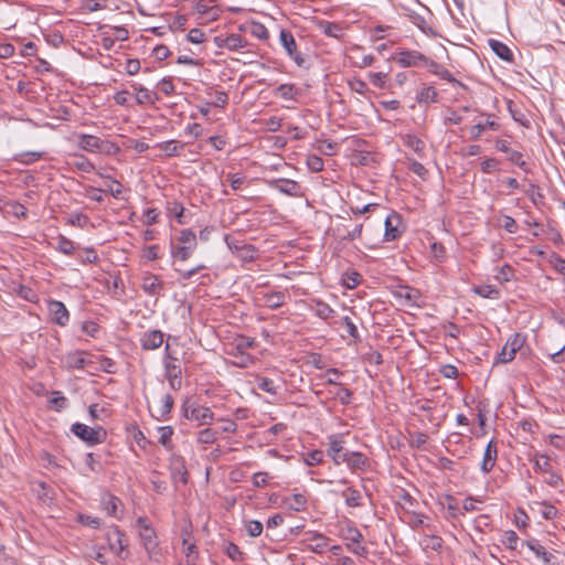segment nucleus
Here are the masks:
<instances>
[{
	"label": "nucleus",
	"instance_id": "obj_36",
	"mask_svg": "<svg viewBox=\"0 0 565 565\" xmlns=\"http://www.w3.org/2000/svg\"><path fill=\"white\" fill-rule=\"evenodd\" d=\"M472 291L487 299H499L500 298V290L492 286V285H480V286H473Z\"/></svg>",
	"mask_w": 565,
	"mask_h": 565
},
{
	"label": "nucleus",
	"instance_id": "obj_15",
	"mask_svg": "<svg viewBox=\"0 0 565 565\" xmlns=\"http://www.w3.org/2000/svg\"><path fill=\"white\" fill-rule=\"evenodd\" d=\"M164 288L163 280L152 273H146L142 277L141 289L148 296H159Z\"/></svg>",
	"mask_w": 565,
	"mask_h": 565
},
{
	"label": "nucleus",
	"instance_id": "obj_42",
	"mask_svg": "<svg viewBox=\"0 0 565 565\" xmlns=\"http://www.w3.org/2000/svg\"><path fill=\"white\" fill-rule=\"evenodd\" d=\"M159 433V443L167 449L172 450L173 444H172V436H173V428L171 426H160L158 427Z\"/></svg>",
	"mask_w": 565,
	"mask_h": 565
},
{
	"label": "nucleus",
	"instance_id": "obj_32",
	"mask_svg": "<svg viewBox=\"0 0 565 565\" xmlns=\"http://www.w3.org/2000/svg\"><path fill=\"white\" fill-rule=\"evenodd\" d=\"M274 93H275V96L280 97L281 99L294 100V99H296L297 95L300 93V89L297 88L294 84L286 83V84H280L275 89Z\"/></svg>",
	"mask_w": 565,
	"mask_h": 565
},
{
	"label": "nucleus",
	"instance_id": "obj_59",
	"mask_svg": "<svg viewBox=\"0 0 565 565\" xmlns=\"http://www.w3.org/2000/svg\"><path fill=\"white\" fill-rule=\"evenodd\" d=\"M539 507H540L539 512L545 520H552V519L556 518V515L558 513V510L551 503L540 502Z\"/></svg>",
	"mask_w": 565,
	"mask_h": 565
},
{
	"label": "nucleus",
	"instance_id": "obj_16",
	"mask_svg": "<svg viewBox=\"0 0 565 565\" xmlns=\"http://www.w3.org/2000/svg\"><path fill=\"white\" fill-rule=\"evenodd\" d=\"M256 297L263 306L271 310L280 308L286 300V295L281 291H257Z\"/></svg>",
	"mask_w": 565,
	"mask_h": 565
},
{
	"label": "nucleus",
	"instance_id": "obj_1",
	"mask_svg": "<svg viewBox=\"0 0 565 565\" xmlns=\"http://www.w3.org/2000/svg\"><path fill=\"white\" fill-rule=\"evenodd\" d=\"M256 345L253 338L239 335L237 337L226 353L232 358L231 363L237 367H249L255 363V358L247 353L248 349Z\"/></svg>",
	"mask_w": 565,
	"mask_h": 565
},
{
	"label": "nucleus",
	"instance_id": "obj_25",
	"mask_svg": "<svg viewBox=\"0 0 565 565\" xmlns=\"http://www.w3.org/2000/svg\"><path fill=\"white\" fill-rule=\"evenodd\" d=\"M425 66L428 67V71L431 74L437 75L441 79H444L452 85H456V86H463V84L461 82H459L458 79H456L454 77V75L441 64L428 58Z\"/></svg>",
	"mask_w": 565,
	"mask_h": 565
},
{
	"label": "nucleus",
	"instance_id": "obj_6",
	"mask_svg": "<svg viewBox=\"0 0 565 565\" xmlns=\"http://www.w3.org/2000/svg\"><path fill=\"white\" fill-rule=\"evenodd\" d=\"M525 343V337L519 332L513 333L498 353L495 363H509L514 360L515 354Z\"/></svg>",
	"mask_w": 565,
	"mask_h": 565
},
{
	"label": "nucleus",
	"instance_id": "obj_53",
	"mask_svg": "<svg viewBox=\"0 0 565 565\" xmlns=\"http://www.w3.org/2000/svg\"><path fill=\"white\" fill-rule=\"evenodd\" d=\"M311 541L313 544L310 545V548L315 553H323L328 547V537L320 533H315L312 535Z\"/></svg>",
	"mask_w": 565,
	"mask_h": 565
},
{
	"label": "nucleus",
	"instance_id": "obj_21",
	"mask_svg": "<svg viewBox=\"0 0 565 565\" xmlns=\"http://www.w3.org/2000/svg\"><path fill=\"white\" fill-rule=\"evenodd\" d=\"M527 548L535 554L537 558H540L544 565H553V561L555 558L552 552H548L536 539H530L524 542Z\"/></svg>",
	"mask_w": 565,
	"mask_h": 565
},
{
	"label": "nucleus",
	"instance_id": "obj_41",
	"mask_svg": "<svg viewBox=\"0 0 565 565\" xmlns=\"http://www.w3.org/2000/svg\"><path fill=\"white\" fill-rule=\"evenodd\" d=\"M159 148L164 151L168 157H177L180 156L184 149V143L178 142L175 140L164 141L159 145Z\"/></svg>",
	"mask_w": 565,
	"mask_h": 565
},
{
	"label": "nucleus",
	"instance_id": "obj_43",
	"mask_svg": "<svg viewBox=\"0 0 565 565\" xmlns=\"http://www.w3.org/2000/svg\"><path fill=\"white\" fill-rule=\"evenodd\" d=\"M315 313L323 319L328 320L335 316V311L324 301L322 300H315Z\"/></svg>",
	"mask_w": 565,
	"mask_h": 565
},
{
	"label": "nucleus",
	"instance_id": "obj_49",
	"mask_svg": "<svg viewBox=\"0 0 565 565\" xmlns=\"http://www.w3.org/2000/svg\"><path fill=\"white\" fill-rule=\"evenodd\" d=\"M90 223L89 217L81 212H73L68 215L66 224L79 228L86 227Z\"/></svg>",
	"mask_w": 565,
	"mask_h": 565
},
{
	"label": "nucleus",
	"instance_id": "obj_33",
	"mask_svg": "<svg viewBox=\"0 0 565 565\" xmlns=\"http://www.w3.org/2000/svg\"><path fill=\"white\" fill-rule=\"evenodd\" d=\"M491 117L493 116L488 115V119L484 124L479 122L471 127L470 134L472 138L478 139L487 128L494 131L499 130L500 125L495 120L491 119Z\"/></svg>",
	"mask_w": 565,
	"mask_h": 565
},
{
	"label": "nucleus",
	"instance_id": "obj_30",
	"mask_svg": "<svg viewBox=\"0 0 565 565\" xmlns=\"http://www.w3.org/2000/svg\"><path fill=\"white\" fill-rule=\"evenodd\" d=\"M108 541L110 548L116 554H120L124 551V533L117 526L113 527V530L108 533Z\"/></svg>",
	"mask_w": 565,
	"mask_h": 565
},
{
	"label": "nucleus",
	"instance_id": "obj_58",
	"mask_svg": "<svg viewBox=\"0 0 565 565\" xmlns=\"http://www.w3.org/2000/svg\"><path fill=\"white\" fill-rule=\"evenodd\" d=\"M26 207L20 204L17 201H10L6 214H11L15 217H25L26 216Z\"/></svg>",
	"mask_w": 565,
	"mask_h": 565
},
{
	"label": "nucleus",
	"instance_id": "obj_57",
	"mask_svg": "<svg viewBox=\"0 0 565 565\" xmlns=\"http://www.w3.org/2000/svg\"><path fill=\"white\" fill-rule=\"evenodd\" d=\"M256 248L250 245H242L241 250L236 254V256L243 262H253L256 257Z\"/></svg>",
	"mask_w": 565,
	"mask_h": 565
},
{
	"label": "nucleus",
	"instance_id": "obj_28",
	"mask_svg": "<svg viewBox=\"0 0 565 565\" xmlns=\"http://www.w3.org/2000/svg\"><path fill=\"white\" fill-rule=\"evenodd\" d=\"M416 100L418 104H430V103H437L438 100V93L435 89L434 86L423 84L420 89L417 93Z\"/></svg>",
	"mask_w": 565,
	"mask_h": 565
},
{
	"label": "nucleus",
	"instance_id": "obj_40",
	"mask_svg": "<svg viewBox=\"0 0 565 565\" xmlns=\"http://www.w3.org/2000/svg\"><path fill=\"white\" fill-rule=\"evenodd\" d=\"M404 145L415 151L417 154L423 156L425 151V142L415 135H405L403 137Z\"/></svg>",
	"mask_w": 565,
	"mask_h": 565
},
{
	"label": "nucleus",
	"instance_id": "obj_19",
	"mask_svg": "<svg viewBox=\"0 0 565 565\" xmlns=\"http://www.w3.org/2000/svg\"><path fill=\"white\" fill-rule=\"evenodd\" d=\"M77 138H78L77 145L82 150L87 151V152L103 151L105 141L102 140L100 138L93 136V135H87V134H79L77 136Z\"/></svg>",
	"mask_w": 565,
	"mask_h": 565
},
{
	"label": "nucleus",
	"instance_id": "obj_62",
	"mask_svg": "<svg viewBox=\"0 0 565 565\" xmlns=\"http://www.w3.org/2000/svg\"><path fill=\"white\" fill-rule=\"evenodd\" d=\"M307 166L311 172H320L323 170V160L317 154H310L307 158Z\"/></svg>",
	"mask_w": 565,
	"mask_h": 565
},
{
	"label": "nucleus",
	"instance_id": "obj_2",
	"mask_svg": "<svg viewBox=\"0 0 565 565\" xmlns=\"http://www.w3.org/2000/svg\"><path fill=\"white\" fill-rule=\"evenodd\" d=\"M181 413L185 419L195 422L198 426L211 425L215 419L210 407L193 403L189 398L182 403Z\"/></svg>",
	"mask_w": 565,
	"mask_h": 565
},
{
	"label": "nucleus",
	"instance_id": "obj_4",
	"mask_svg": "<svg viewBox=\"0 0 565 565\" xmlns=\"http://www.w3.org/2000/svg\"><path fill=\"white\" fill-rule=\"evenodd\" d=\"M71 431L89 446L103 443L107 435L103 427L93 428L82 423L73 424Z\"/></svg>",
	"mask_w": 565,
	"mask_h": 565
},
{
	"label": "nucleus",
	"instance_id": "obj_17",
	"mask_svg": "<svg viewBox=\"0 0 565 565\" xmlns=\"http://www.w3.org/2000/svg\"><path fill=\"white\" fill-rule=\"evenodd\" d=\"M425 9V12L426 14H422L419 12H415V11H408L407 13V18L408 20L414 24L416 25L423 33L427 34V35H436L435 31L433 30V28L430 26L429 24V21L427 19L431 17V12L428 8H424Z\"/></svg>",
	"mask_w": 565,
	"mask_h": 565
},
{
	"label": "nucleus",
	"instance_id": "obj_54",
	"mask_svg": "<svg viewBox=\"0 0 565 565\" xmlns=\"http://www.w3.org/2000/svg\"><path fill=\"white\" fill-rule=\"evenodd\" d=\"M248 31L253 36L259 40H267L269 38V32L267 28L260 22L253 21L249 25Z\"/></svg>",
	"mask_w": 565,
	"mask_h": 565
},
{
	"label": "nucleus",
	"instance_id": "obj_8",
	"mask_svg": "<svg viewBox=\"0 0 565 565\" xmlns=\"http://www.w3.org/2000/svg\"><path fill=\"white\" fill-rule=\"evenodd\" d=\"M402 67H415L426 65L428 57L415 50H399L395 57Z\"/></svg>",
	"mask_w": 565,
	"mask_h": 565
},
{
	"label": "nucleus",
	"instance_id": "obj_23",
	"mask_svg": "<svg viewBox=\"0 0 565 565\" xmlns=\"http://www.w3.org/2000/svg\"><path fill=\"white\" fill-rule=\"evenodd\" d=\"M498 459V446L497 443L492 439L488 443L482 462H481V471L483 473H489L493 467L495 466Z\"/></svg>",
	"mask_w": 565,
	"mask_h": 565
},
{
	"label": "nucleus",
	"instance_id": "obj_31",
	"mask_svg": "<svg viewBox=\"0 0 565 565\" xmlns=\"http://www.w3.org/2000/svg\"><path fill=\"white\" fill-rule=\"evenodd\" d=\"M342 497L344 498L345 504L350 508H359L363 505V497L358 489L348 487L342 492Z\"/></svg>",
	"mask_w": 565,
	"mask_h": 565
},
{
	"label": "nucleus",
	"instance_id": "obj_64",
	"mask_svg": "<svg viewBox=\"0 0 565 565\" xmlns=\"http://www.w3.org/2000/svg\"><path fill=\"white\" fill-rule=\"evenodd\" d=\"M550 263L552 267L562 276H564L565 279V259L561 257L559 255H552Z\"/></svg>",
	"mask_w": 565,
	"mask_h": 565
},
{
	"label": "nucleus",
	"instance_id": "obj_12",
	"mask_svg": "<svg viewBox=\"0 0 565 565\" xmlns=\"http://www.w3.org/2000/svg\"><path fill=\"white\" fill-rule=\"evenodd\" d=\"M495 148L498 151L504 152L508 154V160L513 164L521 168L523 171L529 172V167L523 159V154L518 150H512L510 148V142L504 139H499L495 141Z\"/></svg>",
	"mask_w": 565,
	"mask_h": 565
},
{
	"label": "nucleus",
	"instance_id": "obj_29",
	"mask_svg": "<svg viewBox=\"0 0 565 565\" xmlns=\"http://www.w3.org/2000/svg\"><path fill=\"white\" fill-rule=\"evenodd\" d=\"M398 504L406 514H415L418 501L406 490H402L398 497Z\"/></svg>",
	"mask_w": 565,
	"mask_h": 565
},
{
	"label": "nucleus",
	"instance_id": "obj_61",
	"mask_svg": "<svg viewBox=\"0 0 565 565\" xmlns=\"http://www.w3.org/2000/svg\"><path fill=\"white\" fill-rule=\"evenodd\" d=\"M74 167L86 173L95 171L94 163L84 156H77V160L74 161Z\"/></svg>",
	"mask_w": 565,
	"mask_h": 565
},
{
	"label": "nucleus",
	"instance_id": "obj_14",
	"mask_svg": "<svg viewBox=\"0 0 565 565\" xmlns=\"http://www.w3.org/2000/svg\"><path fill=\"white\" fill-rule=\"evenodd\" d=\"M214 42L220 49H227L230 51H237L247 46V40L241 34H230L227 36H215Z\"/></svg>",
	"mask_w": 565,
	"mask_h": 565
},
{
	"label": "nucleus",
	"instance_id": "obj_55",
	"mask_svg": "<svg viewBox=\"0 0 565 565\" xmlns=\"http://www.w3.org/2000/svg\"><path fill=\"white\" fill-rule=\"evenodd\" d=\"M257 386L259 390L269 393L271 395L277 394V386L275 385L274 381L265 377V376H256Z\"/></svg>",
	"mask_w": 565,
	"mask_h": 565
},
{
	"label": "nucleus",
	"instance_id": "obj_20",
	"mask_svg": "<svg viewBox=\"0 0 565 565\" xmlns=\"http://www.w3.org/2000/svg\"><path fill=\"white\" fill-rule=\"evenodd\" d=\"M401 222V217L397 213L393 212L388 214L385 218L384 225V242H391L396 239L402 235V232L398 230V224Z\"/></svg>",
	"mask_w": 565,
	"mask_h": 565
},
{
	"label": "nucleus",
	"instance_id": "obj_47",
	"mask_svg": "<svg viewBox=\"0 0 565 565\" xmlns=\"http://www.w3.org/2000/svg\"><path fill=\"white\" fill-rule=\"evenodd\" d=\"M224 553L233 561V562H244L245 553L233 542H227L224 547Z\"/></svg>",
	"mask_w": 565,
	"mask_h": 565
},
{
	"label": "nucleus",
	"instance_id": "obj_34",
	"mask_svg": "<svg viewBox=\"0 0 565 565\" xmlns=\"http://www.w3.org/2000/svg\"><path fill=\"white\" fill-rule=\"evenodd\" d=\"M174 401L170 394H164L161 399V406L158 409L159 415L154 416L157 420H167L173 408Z\"/></svg>",
	"mask_w": 565,
	"mask_h": 565
},
{
	"label": "nucleus",
	"instance_id": "obj_9",
	"mask_svg": "<svg viewBox=\"0 0 565 565\" xmlns=\"http://www.w3.org/2000/svg\"><path fill=\"white\" fill-rule=\"evenodd\" d=\"M269 185L279 191L282 194H286L288 196L292 198H301L303 196V191L301 185L295 181L289 179H276L269 182Z\"/></svg>",
	"mask_w": 565,
	"mask_h": 565
},
{
	"label": "nucleus",
	"instance_id": "obj_60",
	"mask_svg": "<svg viewBox=\"0 0 565 565\" xmlns=\"http://www.w3.org/2000/svg\"><path fill=\"white\" fill-rule=\"evenodd\" d=\"M307 466H317L323 461V451L319 449L311 450L303 457Z\"/></svg>",
	"mask_w": 565,
	"mask_h": 565
},
{
	"label": "nucleus",
	"instance_id": "obj_7",
	"mask_svg": "<svg viewBox=\"0 0 565 565\" xmlns=\"http://www.w3.org/2000/svg\"><path fill=\"white\" fill-rule=\"evenodd\" d=\"M349 452L350 450L344 448V440L340 435L328 436L327 455L332 459L335 466L343 463Z\"/></svg>",
	"mask_w": 565,
	"mask_h": 565
},
{
	"label": "nucleus",
	"instance_id": "obj_26",
	"mask_svg": "<svg viewBox=\"0 0 565 565\" xmlns=\"http://www.w3.org/2000/svg\"><path fill=\"white\" fill-rule=\"evenodd\" d=\"M307 497L303 493H294L286 495L282 499V503L288 510L301 512L307 509Z\"/></svg>",
	"mask_w": 565,
	"mask_h": 565
},
{
	"label": "nucleus",
	"instance_id": "obj_63",
	"mask_svg": "<svg viewBox=\"0 0 565 565\" xmlns=\"http://www.w3.org/2000/svg\"><path fill=\"white\" fill-rule=\"evenodd\" d=\"M512 277H513V268L508 264L500 267L497 275L494 276V278L500 282H508L512 279Z\"/></svg>",
	"mask_w": 565,
	"mask_h": 565
},
{
	"label": "nucleus",
	"instance_id": "obj_50",
	"mask_svg": "<svg viewBox=\"0 0 565 565\" xmlns=\"http://www.w3.org/2000/svg\"><path fill=\"white\" fill-rule=\"evenodd\" d=\"M508 109L512 118L523 127H530V120L526 115L522 113L512 100L508 102Z\"/></svg>",
	"mask_w": 565,
	"mask_h": 565
},
{
	"label": "nucleus",
	"instance_id": "obj_11",
	"mask_svg": "<svg viewBox=\"0 0 565 565\" xmlns=\"http://www.w3.org/2000/svg\"><path fill=\"white\" fill-rule=\"evenodd\" d=\"M93 355L85 351H73L65 355L64 362L67 369L83 370L93 363Z\"/></svg>",
	"mask_w": 565,
	"mask_h": 565
},
{
	"label": "nucleus",
	"instance_id": "obj_24",
	"mask_svg": "<svg viewBox=\"0 0 565 565\" xmlns=\"http://www.w3.org/2000/svg\"><path fill=\"white\" fill-rule=\"evenodd\" d=\"M163 337L160 330L146 331L140 339L141 348L147 351L156 350L162 345Z\"/></svg>",
	"mask_w": 565,
	"mask_h": 565
},
{
	"label": "nucleus",
	"instance_id": "obj_37",
	"mask_svg": "<svg viewBox=\"0 0 565 565\" xmlns=\"http://www.w3.org/2000/svg\"><path fill=\"white\" fill-rule=\"evenodd\" d=\"M327 383L338 386V390L334 393V396L339 399V402L342 405H348L351 403L353 393L349 388L340 385L334 379H328Z\"/></svg>",
	"mask_w": 565,
	"mask_h": 565
},
{
	"label": "nucleus",
	"instance_id": "obj_13",
	"mask_svg": "<svg viewBox=\"0 0 565 565\" xmlns=\"http://www.w3.org/2000/svg\"><path fill=\"white\" fill-rule=\"evenodd\" d=\"M164 376L171 390L179 391L182 387V372L181 367L175 364V359L166 362Z\"/></svg>",
	"mask_w": 565,
	"mask_h": 565
},
{
	"label": "nucleus",
	"instance_id": "obj_3",
	"mask_svg": "<svg viewBox=\"0 0 565 565\" xmlns=\"http://www.w3.org/2000/svg\"><path fill=\"white\" fill-rule=\"evenodd\" d=\"M179 242V246H172L171 255L178 260L185 262L193 255L198 246L196 235L191 228H184L180 232Z\"/></svg>",
	"mask_w": 565,
	"mask_h": 565
},
{
	"label": "nucleus",
	"instance_id": "obj_38",
	"mask_svg": "<svg viewBox=\"0 0 565 565\" xmlns=\"http://www.w3.org/2000/svg\"><path fill=\"white\" fill-rule=\"evenodd\" d=\"M218 433L213 428H203L198 431L195 440L199 445H211L217 440Z\"/></svg>",
	"mask_w": 565,
	"mask_h": 565
},
{
	"label": "nucleus",
	"instance_id": "obj_51",
	"mask_svg": "<svg viewBox=\"0 0 565 565\" xmlns=\"http://www.w3.org/2000/svg\"><path fill=\"white\" fill-rule=\"evenodd\" d=\"M56 249L64 255L71 256L75 250L74 242L63 235H58Z\"/></svg>",
	"mask_w": 565,
	"mask_h": 565
},
{
	"label": "nucleus",
	"instance_id": "obj_22",
	"mask_svg": "<svg viewBox=\"0 0 565 565\" xmlns=\"http://www.w3.org/2000/svg\"><path fill=\"white\" fill-rule=\"evenodd\" d=\"M343 463H345L352 472L365 471L370 466L369 458L359 451H350L348 457L344 458Z\"/></svg>",
	"mask_w": 565,
	"mask_h": 565
},
{
	"label": "nucleus",
	"instance_id": "obj_10",
	"mask_svg": "<svg viewBox=\"0 0 565 565\" xmlns=\"http://www.w3.org/2000/svg\"><path fill=\"white\" fill-rule=\"evenodd\" d=\"M47 310L51 316V320L60 326L65 327L70 321V312L66 306L58 300H47Z\"/></svg>",
	"mask_w": 565,
	"mask_h": 565
},
{
	"label": "nucleus",
	"instance_id": "obj_35",
	"mask_svg": "<svg viewBox=\"0 0 565 565\" xmlns=\"http://www.w3.org/2000/svg\"><path fill=\"white\" fill-rule=\"evenodd\" d=\"M43 156V151H25L14 154L13 160L21 164L29 166L42 159Z\"/></svg>",
	"mask_w": 565,
	"mask_h": 565
},
{
	"label": "nucleus",
	"instance_id": "obj_45",
	"mask_svg": "<svg viewBox=\"0 0 565 565\" xmlns=\"http://www.w3.org/2000/svg\"><path fill=\"white\" fill-rule=\"evenodd\" d=\"M139 534L147 551H150L157 546L156 532L150 525H145L143 531H140Z\"/></svg>",
	"mask_w": 565,
	"mask_h": 565
},
{
	"label": "nucleus",
	"instance_id": "obj_18",
	"mask_svg": "<svg viewBox=\"0 0 565 565\" xmlns=\"http://www.w3.org/2000/svg\"><path fill=\"white\" fill-rule=\"evenodd\" d=\"M100 503L108 515L114 516L116 519L121 518L120 507L122 503L118 497L109 492H105L100 498Z\"/></svg>",
	"mask_w": 565,
	"mask_h": 565
},
{
	"label": "nucleus",
	"instance_id": "obj_39",
	"mask_svg": "<svg viewBox=\"0 0 565 565\" xmlns=\"http://www.w3.org/2000/svg\"><path fill=\"white\" fill-rule=\"evenodd\" d=\"M131 87L136 92L137 104L145 105L152 104L154 102V99L152 98V93L148 88L138 85L137 83H132Z\"/></svg>",
	"mask_w": 565,
	"mask_h": 565
},
{
	"label": "nucleus",
	"instance_id": "obj_52",
	"mask_svg": "<svg viewBox=\"0 0 565 565\" xmlns=\"http://www.w3.org/2000/svg\"><path fill=\"white\" fill-rule=\"evenodd\" d=\"M342 537L347 542H363L362 533L353 525L349 524L347 527L342 529Z\"/></svg>",
	"mask_w": 565,
	"mask_h": 565
},
{
	"label": "nucleus",
	"instance_id": "obj_48",
	"mask_svg": "<svg viewBox=\"0 0 565 565\" xmlns=\"http://www.w3.org/2000/svg\"><path fill=\"white\" fill-rule=\"evenodd\" d=\"M534 463V470L536 472H550L551 470V461L550 457L543 454H535L534 458L532 459Z\"/></svg>",
	"mask_w": 565,
	"mask_h": 565
},
{
	"label": "nucleus",
	"instance_id": "obj_5",
	"mask_svg": "<svg viewBox=\"0 0 565 565\" xmlns=\"http://www.w3.org/2000/svg\"><path fill=\"white\" fill-rule=\"evenodd\" d=\"M279 42L281 46L285 49L286 54L289 58H291L297 66L306 67V60L303 55L298 51V46L295 40L294 34L287 30L281 29L279 32Z\"/></svg>",
	"mask_w": 565,
	"mask_h": 565
},
{
	"label": "nucleus",
	"instance_id": "obj_46",
	"mask_svg": "<svg viewBox=\"0 0 565 565\" xmlns=\"http://www.w3.org/2000/svg\"><path fill=\"white\" fill-rule=\"evenodd\" d=\"M362 281V275L355 270L345 271L342 276V284L348 289H354Z\"/></svg>",
	"mask_w": 565,
	"mask_h": 565
},
{
	"label": "nucleus",
	"instance_id": "obj_56",
	"mask_svg": "<svg viewBox=\"0 0 565 565\" xmlns=\"http://www.w3.org/2000/svg\"><path fill=\"white\" fill-rule=\"evenodd\" d=\"M422 544L425 548H430L433 551H440L444 544V541L438 535H426L423 539Z\"/></svg>",
	"mask_w": 565,
	"mask_h": 565
},
{
	"label": "nucleus",
	"instance_id": "obj_44",
	"mask_svg": "<svg viewBox=\"0 0 565 565\" xmlns=\"http://www.w3.org/2000/svg\"><path fill=\"white\" fill-rule=\"evenodd\" d=\"M167 211H168V214L175 217L177 222L179 224H185V220H184V206L178 202V201H172V202H168L167 204Z\"/></svg>",
	"mask_w": 565,
	"mask_h": 565
},
{
	"label": "nucleus",
	"instance_id": "obj_27",
	"mask_svg": "<svg viewBox=\"0 0 565 565\" xmlns=\"http://www.w3.org/2000/svg\"><path fill=\"white\" fill-rule=\"evenodd\" d=\"M489 46L491 50L495 53L497 56H499L501 60L505 62H512L513 61V53L510 50V47L504 44L503 42L494 39H490L488 41Z\"/></svg>",
	"mask_w": 565,
	"mask_h": 565
}]
</instances>
